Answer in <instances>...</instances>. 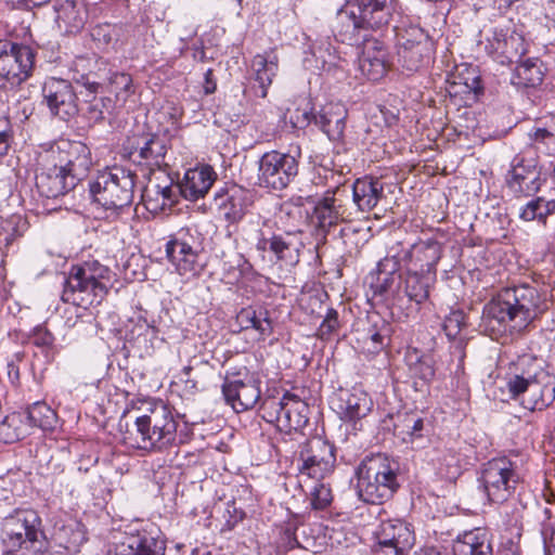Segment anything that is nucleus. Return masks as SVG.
<instances>
[{"instance_id": "47", "label": "nucleus", "mask_w": 555, "mask_h": 555, "mask_svg": "<svg viewBox=\"0 0 555 555\" xmlns=\"http://www.w3.org/2000/svg\"><path fill=\"white\" fill-rule=\"evenodd\" d=\"M543 80V72L539 60L519 61L513 75V83L519 87H537Z\"/></svg>"}, {"instance_id": "41", "label": "nucleus", "mask_w": 555, "mask_h": 555, "mask_svg": "<svg viewBox=\"0 0 555 555\" xmlns=\"http://www.w3.org/2000/svg\"><path fill=\"white\" fill-rule=\"evenodd\" d=\"M397 272L398 270H384L379 261L377 263L376 281L371 283L374 295L385 299L400 300L402 281L401 275Z\"/></svg>"}, {"instance_id": "40", "label": "nucleus", "mask_w": 555, "mask_h": 555, "mask_svg": "<svg viewBox=\"0 0 555 555\" xmlns=\"http://www.w3.org/2000/svg\"><path fill=\"white\" fill-rule=\"evenodd\" d=\"M236 323L241 331L255 330L258 333V340H264L273 331L268 312L263 310L256 311L250 307L243 308L237 313Z\"/></svg>"}, {"instance_id": "58", "label": "nucleus", "mask_w": 555, "mask_h": 555, "mask_svg": "<svg viewBox=\"0 0 555 555\" xmlns=\"http://www.w3.org/2000/svg\"><path fill=\"white\" fill-rule=\"evenodd\" d=\"M467 76H461V83H463L468 91L478 94L482 91L481 78L476 68L466 69Z\"/></svg>"}, {"instance_id": "31", "label": "nucleus", "mask_w": 555, "mask_h": 555, "mask_svg": "<svg viewBox=\"0 0 555 555\" xmlns=\"http://www.w3.org/2000/svg\"><path fill=\"white\" fill-rule=\"evenodd\" d=\"M217 173L214 168L208 165L190 168L185 171L180 183V195L188 201H197L203 198L214 182Z\"/></svg>"}, {"instance_id": "52", "label": "nucleus", "mask_w": 555, "mask_h": 555, "mask_svg": "<svg viewBox=\"0 0 555 555\" xmlns=\"http://www.w3.org/2000/svg\"><path fill=\"white\" fill-rule=\"evenodd\" d=\"M30 343L40 348L47 358L54 354V335L43 325L36 326L29 336Z\"/></svg>"}, {"instance_id": "14", "label": "nucleus", "mask_w": 555, "mask_h": 555, "mask_svg": "<svg viewBox=\"0 0 555 555\" xmlns=\"http://www.w3.org/2000/svg\"><path fill=\"white\" fill-rule=\"evenodd\" d=\"M258 165L259 185L274 191L286 189L295 180L299 170L295 156L279 151L264 153Z\"/></svg>"}, {"instance_id": "3", "label": "nucleus", "mask_w": 555, "mask_h": 555, "mask_svg": "<svg viewBox=\"0 0 555 555\" xmlns=\"http://www.w3.org/2000/svg\"><path fill=\"white\" fill-rule=\"evenodd\" d=\"M506 387L511 399L531 412L544 411L555 401V376L537 358L524 354Z\"/></svg>"}, {"instance_id": "45", "label": "nucleus", "mask_w": 555, "mask_h": 555, "mask_svg": "<svg viewBox=\"0 0 555 555\" xmlns=\"http://www.w3.org/2000/svg\"><path fill=\"white\" fill-rule=\"evenodd\" d=\"M29 427L42 430H53L57 423V415L46 402L37 401L27 408L24 413Z\"/></svg>"}, {"instance_id": "42", "label": "nucleus", "mask_w": 555, "mask_h": 555, "mask_svg": "<svg viewBox=\"0 0 555 555\" xmlns=\"http://www.w3.org/2000/svg\"><path fill=\"white\" fill-rule=\"evenodd\" d=\"M434 279V274H425L408 270L401 295L403 294L411 301L421 304L428 298L429 287Z\"/></svg>"}, {"instance_id": "32", "label": "nucleus", "mask_w": 555, "mask_h": 555, "mask_svg": "<svg viewBox=\"0 0 555 555\" xmlns=\"http://www.w3.org/2000/svg\"><path fill=\"white\" fill-rule=\"evenodd\" d=\"M312 59L306 57L305 62L310 63L311 67L317 70L332 73L334 76L340 77L345 73L344 63L333 47L330 38L314 40L310 47Z\"/></svg>"}, {"instance_id": "44", "label": "nucleus", "mask_w": 555, "mask_h": 555, "mask_svg": "<svg viewBox=\"0 0 555 555\" xmlns=\"http://www.w3.org/2000/svg\"><path fill=\"white\" fill-rule=\"evenodd\" d=\"M362 352L367 356H375L383 351L390 343V326L386 322H382L380 326L373 325L362 336Z\"/></svg>"}, {"instance_id": "21", "label": "nucleus", "mask_w": 555, "mask_h": 555, "mask_svg": "<svg viewBox=\"0 0 555 555\" xmlns=\"http://www.w3.org/2000/svg\"><path fill=\"white\" fill-rule=\"evenodd\" d=\"M43 102L52 115L68 120L78 113L77 95L68 80L50 77L42 86Z\"/></svg>"}, {"instance_id": "35", "label": "nucleus", "mask_w": 555, "mask_h": 555, "mask_svg": "<svg viewBox=\"0 0 555 555\" xmlns=\"http://www.w3.org/2000/svg\"><path fill=\"white\" fill-rule=\"evenodd\" d=\"M279 69V59L271 52H264L263 54H256L251 61V70L254 81L257 87L254 86L255 94L259 98H266L268 89L271 86L273 78L276 76Z\"/></svg>"}, {"instance_id": "18", "label": "nucleus", "mask_w": 555, "mask_h": 555, "mask_svg": "<svg viewBox=\"0 0 555 555\" xmlns=\"http://www.w3.org/2000/svg\"><path fill=\"white\" fill-rule=\"evenodd\" d=\"M505 183L516 197H527L541 190V171L534 157L516 155L506 173Z\"/></svg>"}, {"instance_id": "51", "label": "nucleus", "mask_w": 555, "mask_h": 555, "mask_svg": "<svg viewBox=\"0 0 555 555\" xmlns=\"http://www.w3.org/2000/svg\"><path fill=\"white\" fill-rule=\"evenodd\" d=\"M108 83L117 101L126 102L134 92L132 77L127 73H112L108 78Z\"/></svg>"}, {"instance_id": "28", "label": "nucleus", "mask_w": 555, "mask_h": 555, "mask_svg": "<svg viewBox=\"0 0 555 555\" xmlns=\"http://www.w3.org/2000/svg\"><path fill=\"white\" fill-rule=\"evenodd\" d=\"M225 402L236 412L241 413L253 409L260 400L259 382L257 380H229L222 386Z\"/></svg>"}, {"instance_id": "30", "label": "nucleus", "mask_w": 555, "mask_h": 555, "mask_svg": "<svg viewBox=\"0 0 555 555\" xmlns=\"http://www.w3.org/2000/svg\"><path fill=\"white\" fill-rule=\"evenodd\" d=\"M214 202L228 221L237 222L246 214L249 205V193L244 188L231 185L217 191Z\"/></svg>"}, {"instance_id": "26", "label": "nucleus", "mask_w": 555, "mask_h": 555, "mask_svg": "<svg viewBox=\"0 0 555 555\" xmlns=\"http://www.w3.org/2000/svg\"><path fill=\"white\" fill-rule=\"evenodd\" d=\"M357 46H362L359 56V66L367 79H380L388 65L387 51L384 43L372 35L361 39Z\"/></svg>"}, {"instance_id": "37", "label": "nucleus", "mask_w": 555, "mask_h": 555, "mask_svg": "<svg viewBox=\"0 0 555 555\" xmlns=\"http://www.w3.org/2000/svg\"><path fill=\"white\" fill-rule=\"evenodd\" d=\"M455 555H493L489 533L481 528L466 531L453 543Z\"/></svg>"}, {"instance_id": "12", "label": "nucleus", "mask_w": 555, "mask_h": 555, "mask_svg": "<svg viewBox=\"0 0 555 555\" xmlns=\"http://www.w3.org/2000/svg\"><path fill=\"white\" fill-rule=\"evenodd\" d=\"M336 465L335 447L327 440L314 436L300 443L298 470L300 477L322 480L328 477Z\"/></svg>"}, {"instance_id": "15", "label": "nucleus", "mask_w": 555, "mask_h": 555, "mask_svg": "<svg viewBox=\"0 0 555 555\" xmlns=\"http://www.w3.org/2000/svg\"><path fill=\"white\" fill-rule=\"evenodd\" d=\"M76 180H82L92 166L91 151L81 141L61 139L43 152Z\"/></svg>"}, {"instance_id": "24", "label": "nucleus", "mask_w": 555, "mask_h": 555, "mask_svg": "<svg viewBox=\"0 0 555 555\" xmlns=\"http://www.w3.org/2000/svg\"><path fill=\"white\" fill-rule=\"evenodd\" d=\"M376 539L379 555H405L415 542L410 525L400 519L383 521Z\"/></svg>"}, {"instance_id": "22", "label": "nucleus", "mask_w": 555, "mask_h": 555, "mask_svg": "<svg viewBox=\"0 0 555 555\" xmlns=\"http://www.w3.org/2000/svg\"><path fill=\"white\" fill-rule=\"evenodd\" d=\"M479 46L502 65L518 63L527 52L525 38L516 31L506 35L503 30L494 29Z\"/></svg>"}, {"instance_id": "16", "label": "nucleus", "mask_w": 555, "mask_h": 555, "mask_svg": "<svg viewBox=\"0 0 555 555\" xmlns=\"http://www.w3.org/2000/svg\"><path fill=\"white\" fill-rule=\"evenodd\" d=\"M35 54L28 46L0 39V81L12 86L25 81L33 69Z\"/></svg>"}, {"instance_id": "50", "label": "nucleus", "mask_w": 555, "mask_h": 555, "mask_svg": "<svg viewBox=\"0 0 555 555\" xmlns=\"http://www.w3.org/2000/svg\"><path fill=\"white\" fill-rule=\"evenodd\" d=\"M286 401V392L282 397L269 396L264 397L260 404V416L270 424H274L279 429L280 421H282L284 412V402Z\"/></svg>"}, {"instance_id": "46", "label": "nucleus", "mask_w": 555, "mask_h": 555, "mask_svg": "<svg viewBox=\"0 0 555 555\" xmlns=\"http://www.w3.org/2000/svg\"><path fill=\"white\" fill-rule=\"evenodd\" d=\"M28 434L24 413L13 412L0 422V442L14 443Z\"/></svg>"}, {"instance_id": "56", "label": "nucleus", "mask_w": 555, "mask_h": 555, "mask_svg": "<svg viewBox=\"0 0 555 555\" xmlns=\"http://www.w3.org/2000/svg\"><path fill=\"white\" fill-rule=\"evenodd\" d=\"M339 327L338 313L334 309H328L327 313L319 327V336L322 339L328 338Z\"/></svg>"}, {"instance_id": "5", "label": "nucleus", "mask_w": 555, "mask_h": 555, "mask_svg": "<svg viewBox=\"0 0 555 555\" xmlns=\"http://www.w3.org/2000/svg\"><path fill=\"white\" fill-rule=\"evenodd\" d=\"M399 463L385 454L365 456L356 470L357 493L369 504H383L400 488Z\"/></svg>"}, {"instance_id": "54", "label": "nucleus", "mask_w": 555, "mask_h": 555, "mask_svg": "<svg viewBox=\"0 0 555 555\" xmlns=\"http://www.w3.org/2000/svg\"><path fill=\"white\" fill-rule=\"evenodd\" d=\"M115 35H117V29L111 24L96 25L91 30L92 39L100 47H108L113 42Z\"/></svg>"}, {"instance_id": "64", "label": "nucleus", "mask_w": 555, "mask_h": 555, "mask_svg": "<svg viewBox=\"0 0 555 555\" xmlns=\"http://www.w3.org/2000/svg\"><path fill=\"white\" fill-rule=\"evenodd\" d=\"M500 555H521V553L518 545L514 544L513 542H508L501 550Z\"/></svg>"}, {"instance_id": "8", "label": "nucleus", "mask_w": 555, "mask_h": 555, "mask_svg": "<svg viewBox=\"0 0 555 555\" xmlns=\"http://www.w3.org/2000/svg\"><path fill=\"white\" fill-rule=\"evenodd\" d=\"M3 542L11 551H18V555H41L43 552V537L41 518L33 509L17 512L7 517L3 522Z\"/></svg>"}, {"instance_id": "25", "label": "nucleus", "mask_w": 555, "mask_h": 555, "mask_svg": "<svg viewBox=\"0 0 555 555\" xmlns=\"http://www.w3.org/2000/svg\"><path fill=\"white\" fill-rule=\"evenodd\" d=\"M304 121L314 122L331 141H340L344 138L348 111L341 103H327L314 114L304 112Z\"/></svg>"}, {"instance_id": "29", "label": "nucleus", "mask_w": 555, "mask_h": 555, "mask_svg": "<svg viewBox=\"0 0 555 555\" xmlns=\"http://www.w3.org/2000/svg\"><path fill=\"white\" fill-rule=\"evenodd\" d=\"M347 209L341 201L335 197V192H327L319 199L313 209V219L320 235L325 237L333 227L346 221Z\"/></svg>"}, {"instance_id": "39", "label": "nucleus", "mask_w": 555, "mask_h": 555, "mask_svg": "<svg viewBox=\"0 0 555 555\" xmlns=\"http://www.w3.org/2000/svg\"><path fill=\"white\" fill-rule=\"evenodd\" d=\"M555 214V188L527 202L519 209V218L526 222L538 221L545 224L548 216Z\"/></svg>"}, {"instance_id": "27", "label": "nucleus", "mask_w": 555, "mask_h": 555, "mask_svg": "<svg viewBox=\"0 0 555 555\" xmlns=\"http://www.w3.org/2000/svg\"><path fill=\"white\" fill-rule=\"evenodd\" d=\"M155 177L157 182L151 180L143 192V199L147 208L152 210L164 209L178 202L180 195V183H175L173 179L163 169Z\"/></svg>"}, {"instance_id": "4", "label": "nucleus", "mask_w": 555, "mask_h": 555, "mask_svg": "<svg viewBox=\"0 0 555 555\" xmlns=\"http://www.w3.org/2000/svg\"><path fill=\"white\" fill-rule=\"evenodd\" d=\"M177 427L172 410L163 401L152 402L135 416L133 426L124 435V442L144 451L164 450L176 444Z\"/></svg>"}, {"instance_id": "2", "label": "nucleus", "mask_w": 555, "mask_h": 555, "mask_svg": "<svg viewBox=\"0 0 555 555\" xmlns=\"http://www.w3.org/2000/svg\"><path fill=\"white\" fill-rule=\"evenodd\" d=\"M398 0H351L336 13L333 34L337 41H359L386 27L397 11Z\"/></svg>"}, {"instance_id": "57", "label": "nucleus", "mask_w": 555, "mask_h": 555, "mask_svg": "<svg viewBox=\"0 0 555 555\" xmlns=\"http://www.w3.org/2000/svg\"><path fill=\"white\" fill-rule=\"evenodd\" d=\"M13 140V128L8 117H0V157L9 151Z\"/></svg>"}, {"instance_id": "59", "label": "nucleus", "mask_w": 555, "mask_h": 555, "mask_svg": "<svg viewBox=\"0 0 555 555\" xmlns=\"http://www.w3.org/2000/svg\"><path fill=\"white\" fill-rule=\"evenodd\" d=\"M24 353L16 352L12 356V358L8 361V377L12 385L17 386L20 384L21 375H20V366L18 363L23 361Z\"/></svg>"}, {"instance_id": "43", "label": "nucleus", "mask_w": 555, "mask_h": 555, "mask_svg": "<svg viewBox=\"0 0 555 555\" xmlns=\"http://www.w3.org/2000/svg\"><path fill=\"white\" fill-rule=\"evenodd\" d=\"M405 362L412 378L428 384L435 376V360L430 354H421L417 350L408 351Z\"/></svg>"}, {"instance_id": "10", "label": "nucleus", "mask_w": 555, "mask_h": 555, "mask_svg": "<svg viewBox=\"0 0 555 555\" xmlns=\"http://www.w3.org/2000/svg\"><path fill=\"white\" fill-rule=\"evenodd\" d=\"M519 466L507 456L490 460L481 470V483L489 502L502 504L515 492L520 482Z\"/></svg>"}, {"instance_id": "48", "label": "nucleus", "mask_w": 555, "mask_h": 555, "mask_svg": "<svg viewBox=\"0 0 555 555\" xmlns=\"http://www.w3.org/2000/svg\"><path fill=\"white\" fill-rule=\"evenodd\" d=\"M54 539L59 546L68 552H78L79 547L86 542V532L78 522L64 525L56 528Z\"/></svg>"}, {"instance_id": "63", "label": "nucleus", "mask_w": 555, "mask_h": 555, "mask_svg": "<svg viewBox=\"0 0 555 555\" xmlns=\"http://www.w3.org/2000/svg\"><path fill=\"white\" fill-rule=\"evenodd\" d=\"M542 535L546 555H555V530L548 533V529L543 528Z\"/></svg>"}, {"instance_id": "23", "label": "nucleus", "mask_w": 555, "mask_h": 555, "mask_svg": "<svg viewBox=\"0 0 555 555\" xmlns=\"http://www.w3.org/2000/svg\"><path fill=\"white\" fill-rule=\"evenodd\" d=\"M331 406L344 422L352 423L366 417L373 409L370 395L359 387L338 389L331 399Z\"/></svg>"}, {"instance_id": "1", "label": "nucleus", "mask_w": 555, "mask_h": 555, "mask_svg": "<svg viewBox=\"0 0 555 555\" xmlns=\"http://www.w3.org/2000/svg\"><path fill=\"white\" fill-rule=\"evenodd\" d=\"M550 301L534 284L518 283L501 288L483 306L482 326L499 339L520 334L548 310Z\"/></svg>"}, {"instance_id": "61", "label": "nucleus", "mask_w": 555, "mask_h": 555, "mask_svg": "<svg viewBox=\"0 0 555 555\" xmlns=\"http://www.w3.org/2000/svg\"><path fill=\"white\" fill-rule=\"evenodd\" d=\"M228 514H230V518L225 520L221 528V532L231 531L234 529V527L237 525L238 521H241L244 517V513L241 511H237L233 506V511L231 512L230 508H228Z\"/></svg>"}, {"instance_id": "62", "label": "nucleus", "mask_w": 555, "mask_h": 555, "mask_svg": "<svg viewBox=\"0 0 555 555\" xmlns=\"http://www.w3.org/2000/svg\"><path fill=\"white\" fill-rule=\"evenodd\" d=\"M101 107H102L101 101H94L88 105L86 114H87V117L89 118V120H91L93 122H98L104 118L103 111Z\"/></svg>"}, {"instance_id": "53", "label": "nucleus", "mask_w": 555, "mask_h": 555, "mask_svg": "<svg viewBox=\"0 0 555 555\" xmlns=\"http://www.w3.org/2000/svg\"><path fill=\"white\" fill-rule=\"evenodd\" d=\"M333 500L331 488L320 482V480H317L315 485L312 487V489L309 492V501L310 506L313 509H324L326 508Z\"/></svg>"}, {"instance_id": "55", "label": "nucleus", "mask_w": 555, "mask_h": 555, "mask_svg": "<svg viewBox=\"0 0 555 555\" xmlns=\"http://www.w3.org/2000/svg\"><path fill=\"white\" fill-rule=\"evenodd\" d=\"M465 323V315L462 311H452L443 322L446 334L450 337H455Z\"/></svg>"}, {"instance_id": "38", "label": "nucleus", "mask_w": 555, "mask_h": 555, "mask_svg": "<svg viewBox=\"0 0 555 555\" xmlns=\"http://www.w3.org/2000/svg\"><path fill=\"white\" fill-rule=\"evenodd\" d=\"M430 460L441 478L452 481L462 473L461 454L453 447L447 444L435 447Z\"/></svg>"}, {"instance_id": "9", "label": "nucleus", "mask_w": 555, "mask_h": 555, "mask_svg": "<svg viewBox=\"0 0 555 555\" xmlns=\"http://www.w3.org/2000/svg\"><path fill=\"white\" fill-rule=\"evenodd\" d=\"M440 257L441 247L436 241H421L409 248H404L400 242H397L380 260V266L387 271L408 267V270L414 272L435 275V267Z\"/></svg>"}, {"instance_id": "33", "label": "nucleus", "mask_w": 555, "mask_h": 555, "mask_svg": "<svg viewBox=\"0 0 555 555\" xmlns=\"http://www.w3.org/2000/svg\"><path fill=\"white\" fill-rule=\"evenodd\" d=\"M56 25L65 35L80 33L88 20V11L83 3L75 0H64L55 7Z\"/></svg>"}, {"instance_id": "13", "label": "nucleus", "mask_w": 555, "mask_h": 555, "mask_svg": "<svg viewBox=\"0 0 555 555\" xmlns=\"http://www.w3.org/2000/svg\"><path fill=\"white\" fill-rule=\"evenodd\" d=\"M397 57L405 69L413 72L429 60L433 41L423 28L416 25L396 26Z\"/></svg>"}, {"instance_id": "17", "label": "nucleus", "mask_w": 555, "mask_h": 555, "mask_svg": "<svg viewBox=\"0 0 555 555\" xmlns=\"http://www.w3.org/2000/svg\"><path fill=\"white\" fill-rule=\"evenodd\" d=\"M168 260L180 275H196L201 271L198 263L199 244L190 229H180L166 243Z\"/></svg>"}, {"instance_id": "60", "label": "nucleus", "mask_w": 555, "mask_h": 555, "mask_svg": "<svg viewBox=\"0 0 555 555\" xmlns=\"http://www.w3.org/2000/svg\"><path fill=\"white\" fill-rule=\"evenodd\" d=\"M403 427L405 433L411 437H421L424 428V421L422 417L415 415H408L403 420Z\"/></svg>"}, {"instance_id": "36", "label": "nucleus", "mask_w": 555, "mask_h": 555, "mask_svg": "<svg viewBox=\"0 0 555 555\" xmlns=\"http://www.w3.org/2000/svg\"><path fill=\"white\" fill-rule=\"evenodd\" d=\"M284 412L282 421L279 424V430L286 434L292 431L298 433L308 424L309 406L298 396L286 392V401L284 402Z\"/></svg>"}, {"instance_id": "6", "label": "nucleus", "mask_w": 555, "mask_h": 555, "mask_svg": "<svg viewBox=\"0 0 555 555\" xmlns=\"http://www.w3.org/2000/svg\"><path fill=\"white\" fill-rule=\"evenodd\" d=\"M112 286L111 270L98 260L73 266L66 279L62 299L88 308L100 305Z\"/></svg>"}, {"instance_id": "49", "label": "nucleus", "mask_w": 555, "mask_h": 555, "mask_svg": "<svg viewBox=\"0 0 555 555\" xmlns=\"http://www.w3.org/2000/svg\"><path fill=\"white\" fill-rule=\"evenodd\" d=\"M529 137L537 150L546 154H555V116H552L542 126L534 127Z\"/></svg>"}, {"instance_id": "34", "label": "nucleus", "mask_w": 555, "mask_h": 555, "mask_svg": "<svg viewBox=\"0 0 555 555\" xmlns=\"http://www.w3.org/2000/svg\"><path fill=\"white\" fill-rule=\"evenodd\" d=\"M384 197V183L372 177L357 179L352 184V201L361 212L374 209Z\"/></svg>"}, {"instance_id": "20", "label": "nucleus", "mask_w": 555, "mask_h": 555, "mask_svg": "<svg viewBox=\"0 0 555 555\" xmlns=\"http://www.w3.org/2000/svg\"><path fill=\"white\" fill-rule=\"evenodd\" d=\"M284 215L294 219L292 227H285V232L280 235H273L269 240V249L278 257V259L285 262L286 266H295L299 261V254L304 247L302 231L300 229L301 215L298 209L284 208L282 210L281 220Z\"/></svg>"}, {"instance_id": "7", "label": "nucleus", "mask_w": 555, "mask_h": 555, "mask_svg": "<svg viewBox=\"0 0 555 555\" xmlns=\"http://www.w3.org/2000/svg\"><path fill=\"white\" fill-rule=\"evenodd\" d=\"M134 177V173L121 167L109 168L90 183V193L104 209L122 210L133 201Z\"/></svg>"}, {"instance_id": "19", "label": "nucleus", "mask_w": 555, "mask_h": 555, "mask_svg": "<svg viewBox=\"0 0 555 555\" xmlns=\"http://www.w3.org/2000/svg\"><path fill=\"white\" fill-rule=\"evenodd\" d=\"M78 184L64 167L59 166L44 153L39 156V169L36 175V186L41 196L57 198L65 195Z\"/></svg>"}, {"instance_id": "11", "label": "nucleus", "mask_w": 555, "mask_h": 555, "mask_svg": "<svg viewBox=\"0 0 555 555\" xmlns=\"http://www.w3.org/2000/svg\"><path fill=\"white\" fill-rule=\"evenodd\" d=\"M166 154V141L157 133L144 129L132 131L122 143V155L151 172L168 167Z\"/></svg>"}]
</instances>
